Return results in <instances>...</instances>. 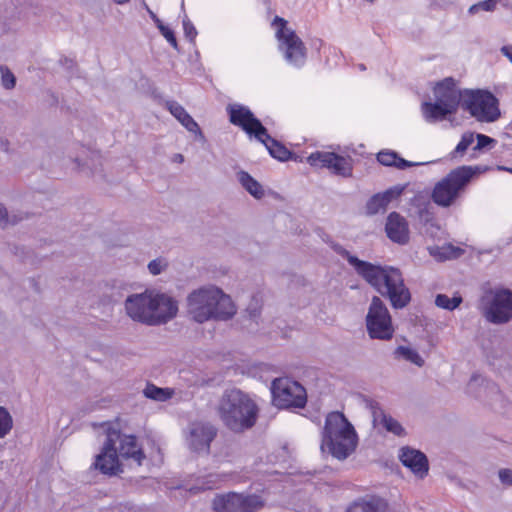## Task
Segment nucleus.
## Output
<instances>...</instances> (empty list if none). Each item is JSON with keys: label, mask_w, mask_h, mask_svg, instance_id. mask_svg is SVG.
<instances>
[{"label": "nucleus", "mask_w": 512, "mask_h": 512, "mask_svg": "<svg viewBox=\"0 0 512 512\" xmlns=\"http://www.w3.org/2000/svg\"><path fill=\"white\" fill-rule=\"evenodd\" d=\"M335 251L345 258L356 273L371 287L381 296L387 298L394 309H403L410 303V290L398 268L360 260L341 246H336Z\"/></svg>", "instance_id": "1"}, {"label": "nucleus", "mask_w": 512, "mask_h": 512, "mask_svg": "<svg viewBox=\"0 0 512 512\" xmlns=\"http://www.w3.org/2000/svg\"><path fill=\"white\" fill-rule=\"evenodd\" d=\"M127 315L134 321L149 326L166 324L178 312V302L169 294L145 290L132 294L125 300Z\"/></svg>", "instance_id": "2"}, {"label": "nucleus", "mask_w": 512, "mask_h": 512, "mask_svg": "<svg viewBox=\"0 0 512 512\" xmlns=\"http://www.w3.org/2000/svg\"><path fill=\"white\" fill-rule=\"evenodd\" d=\"M217 413L227 429L241 433L256 424L259 407L248 393L232 387L225 389L220 396Z\"/></svg>", "instance_id": "3"}, {"label": "nucleus", "mask_w": 512, "mask_h": 512, "mask_svg": "<svg viewBox=\"0 0 512 512\" xmlns=\"http://www.w3.org/2000/svg\"><path fill=\"white\" fill-rule=\"evenodd\" d=\"M187 313L197 323L210 320L226 321L236 313L229 295L215 286H204L187 296Z\"/></svg>", "instance_id": "4"}, {"label": "nucleus", "mask_w": 512, "mask_h": 512, "mask_svg": "<svg viewBox=\"0 0 512 512\" xmlns=\"http://www.w3.org/2000/svg\"><path fill=\"white\" fill-rule=\"evenodd\" d=\"M357 434L343 413H328L322 430V451H328L338 460L346 459L357 446Z\"/></svg>", "instance_id": "5"}, {"label": "nucleus", "mask_w": 512, "mask_h": 512, "mask_svg": "<svg viewBox=\"0 0 512 512\" xmlns=\"http://www.w3.org/2000/svg\"><path fill=\"white\" fill-rule=\"evenodd\" d=\"M434 101H425L421 104V112L427 123H436L455 114L459 105L464 102L462 91L452 77L436 82L433 87Z\"/></svg>", "instance_id": "6"}, {"label": "nucleus", "mask_w": 512, "mask_h": 512, "mask_svg": "<svg viewBox=\"0 0 512 512\" xmlns=\"http://www.w3.org/2000/svg\"><path fill=\"white\" fill-rule=\"evenodd\" d=\"M488 167L483 166H460L451 170L441 181H439L432 192V200L441 207L451 206L460 194L465 190L471 179L478 174L484 173Z\"/></svg>", "instance_id": "7"}, {"label": "nucleus", "mask_w": 512, "mask_h": 512, "mask_svg": "<svg viewBox=\"0 0 512 512\" xmlns=\"http://www.w3.org/2000/svg\"><path fill=\"white\" fill-rule=\"evenodd\" d=\"M462 108L479 122L491 123L501 116L498 99L487 90H464Z\"/></svg>", "instance_id": "8"}, {"label": "nucleus", "mask_w": 512, "mask_h": 512, "mask_svg": "<svg viewBox=\"0 0 512 512\" xmlns=\"http://www.w3.org/2000/svg\"><path fill=\"white\" fill-rule=\"evenodd\" d=\"M277 27L276 37L278 48L282 52L286 62L294 67L300 68L306 62L307 51L303 41L297 36L294 30L287 27V21L279 16L273 20Z\"/></svg>", "instance_id": "9"}, {"label": "nucleus", "mask_w": 512, "mask_h": 512, "mask_svg": "<svg viewBox=\"0 0 512 512\" xmlns=\"http://www.w3.org/2000/svg\"><path fill=\"white\" fill-rule=\"evenodd\" d=\"M365 322L367 333L371 339L388 341L393 338L395 329L392 317L380 297H372Z\"/></svg>", "instance_id": "10"}, {"label": "nucleus", "mask_w": 512, "mask_h": 512, "mask_svg": "<svg viewBox=\"0 0 512 512\" xmlns=\"http://www.w3.org/2000/svg\"><path fill=\"white\" fill-rule=\"evenodd\" d=\"M485 318L494 324H503L512 319V291L509 289L489 290L481 298Z\"/></svg>", "instance_id": "11"}, {"label": "nucleus", "mask_w": 512, "mask_h": 512, "mask_svg": "<svg viewBox=\"0 0 512 512\" xmlns=\"http://www.w3.org/2000/svg\"><path fill=\"white\" fill-rule=\"evenodd\" d=\"M271 393L274 405L282 409L303 408L307 402L305 388L289 378L275 379Z\"/></svg>", "instance_id": "12"}, {"label": "nucleus", "mask_w": 512, "mask_h": 512, "mask_svg": "<svg viewBox=\"0 0 512 512\" xmlns=\"http://www.w3.org/2000/svg\"><path fill=\"white\" fill-rule=\"evenodd\" d=\"M119 430L108 428L101 452L95 457L93 467L102 474L113 476L121 472L120 455L117 452Z\"/></svg>", "instance_id": "13"}, {"label": "nucleus", "mask_w": 512, "mask_h": 512, "mask_svg": "<svg viewBox=\"0 0 512 512\" xmlns=\"http://www.w3.org/2000/svg\"><path fill=\"white\" fill-rule=\"evenodd\" d=\"M262 506L263 502L259 496L234 492L218 495L213 500V509L216 512H255Z\"/></svg>", "instance_id": "14"}, {"label": "nucleus", "mask_w": 512, "mask_h": 512, "mask_svg": "<svg viewBox=\"0 0 512 512\" xmlns=\"http://www.w3.org/2000/svg\"><path fill=\"white\" fill-rule=\"evenodd\" d=\"M307 163L316 168H327L332 174L348 178L352 176V160L334 152L316 151L307 157Z\"/></svg>", "instance_id": "15"}, {"label": "nucleus", "mask_w": 512, "mask_h": 512, "mask_svg": "<svg viewBox=\"0 0 512 512\" xmlns=\"http://www.w3.org/2000/svg\"><path fill=\"white\" fill-rule=\"evenodd\" d=\"M227 112L230 122L240 127L249 136L262 140L263 135H266V128L247 106L232 104L227 107Z\"/></svg>", "instance_id": "16"}, {"label": "nucleus", "mask_w": 512, "mask_h": 512, "mask_svg": "<svg viewBox=\"0 0 512 512\" xmlns=\"http://www.w3.org/2000/svg\"><path fill=\"white\" fill-rule=\"evenodd\" d=\"M218 429L210 422H194L189 426L187 445L189 449L198 454H209L210 445L216 438Z\"/></svg>", "instance_id": "17"}, {"label": "nucleus", "mask_w": 512, "mask_h": 512, "mask_svg": "<svg viewBox=\"0 0 512 512\" xmlns=\"http://www.w3.org/2000/svg\"><path fill=\"white\" fill-rule=\"evenodd\" d=\"M399 459L405 467L410 469L419 478L427 475L429 470L428 459L421 451L410 447H403L400 450Z\"/></svg>", "instance_id": "18"}, {"label": "nucleus", "mask_w": 512, "mask_h": 512, "mask_svg": "<svg viewBox=\"0 0 512 512\" xmlns=\"http://www.w3.org/2000/svg\"><path fill=\"white\" fill-rule=\"evenodd\" d=\"M385 231L388 238L400 245H404L409 241V228L406 219L398 214L392 212L387 217Z\"/></svg>", "instance_id": "19"}, {"label": "nucleus", "mask_w": 512, "mask_h": 512, "mask_svg": "<svg viewBox=\"0 0 512 512\" xmlns=\"http://www.w3.org/2000/svg\"><path fill=\"white\" fill-rule=\"evenodd\" d=\"M117 452L120 457L134 460L137 465H141L145 455L137 445V439L133 435H123L119 431L117 440Z\"/></svg>", "instance_id": "20"}, {"label": "nucleus", "mask_w": 512, "mask_h": 512, "mask_svg": "<svg viewBox=\"0 0 512 512\" xmlns=\"http://www.w3.org/2000/svg\"><path fill=\"white\" fill-rule=\"evenodd\" d=\"M402 193V188H390L383 193L372 196L366 204V212L369 215H375L381 211H385L388 204L398 198Z\"/></svg>", "instance_id": "21"}, {"label": "nucleus", "mask_w": 512, "mask_h": 512, "mask_svg": "<svg viewBox=\"0 0 512 512\" xmlns=\"http://www.w3.org/2000/svg\"><path fill=\"white\" fill-rule=\"evenodd\" d=\"M346 512H388V505L381 497L365 496L353 501Z\"/></svg>", "instance_id": "22"}, {"label": "nucleus", "mask_w": 512, "mask_h": 512, "mask_svg": "<svg viewBox=\"0 0 512 512\" xmlns=\"http://www.w3.org/2000/svg\"><path fill=\"white\" fill-rule=\"evenodd\" d=\"M166 107L169 112L189 131L196 134H202L199 125L189 115V113L176 101H167Z\"/></svg>", "instance_id": "23"}, {"label": "nucleus", "mask_w": 512, "mask_h": 512, "mask_svg": "<svg viewBox=\"0 0 512 512\" xmlns=\"http://www.w3.org/2000/svg\"><path fill=\"white\" fill-rule=\"evenodd\" d=\"M265 145L269 154L282 162L289 160L292 157L291 151H289L282 143L272 138L266 130V135H263L262 140H259Z\"/></svg>", "instance_id": "24"}, {"label": "nucleus", "mask_w": 512, "mask_h": 512, "mask_svg": "<svg viewBox=\"0 0 512 512\" xmlns=\"http://www.w3.org/2000/svg\"><path fill=\"white\" fill-rule=\"evenodd\" d=\"M236 177L241 186L255 199H262L265 196L263 186L248 172L240 170L237 172Z\"/></svg>", "instance_id": "25"}, {"label": "nucleus", "mask_w": 512, "mask_h": 512, "mask_svg": "<svg viewBox=\"0 0 512 512\" xmlns=\"http://www.w3.org/2000/svg\"><path fill=\"white\" fill-rule=\"evenodd\" d=\"M429 254L437 261H445L448 259L458 258L463 254V249L453 246L452 244H445L443 246H429Z\"/></svg>", "instance_id": "26"}, {"label": "nucleus", "mask_w": 512, "mask_h": 512, "mask_svg": "<svg viewBox=\"0 0 512 512\" xmlns=\"http://www.w3.org/2000/svg\"><path fill=\"white\" fill-rule=\"evenodd\" d=\"M175 394L173 388L165 387L161 388L153 383H147L143 389V395L156 402H166L170 400Z\"/></svg>", "instance_id": "27"}, {"label": "nucleus", "mask_w": 512, "mask_h": 512, "mask_svg": "<svg viewBox=\"0 0 512 512\" xmlns=\"http://www.w3.org/2000/svg\"><path fill=\"white\" fill-rule=\"evenodd\" d=\"M225 476L218 473H209L199 478L198 483L190 488L192 492L211 490L218 488L219 484L224 481Z\"/></svg>", "instance_id": "28"}, {"label": "nucleus", "mask_w": 512, "mask_h": 512, "mask_svg": "<svg viewBox=\"0 0 512 512\" xmlns=\"http://www.w3.org/2000/svg\"><path fill=\"white\" fill-rule=\"evenodd\" d=\"M394 358L395 359H404L408 362L415 364L418 367H422L424 365V359L417 352V350L407 347V346H398L394 350Z\"/></svg>", "instance_id": "29"}, {"label": "nucleus", "mask_w": 512, "mask_h": 512, "mask_svg": "<svg viewBox=\"0 0 512 512\" xmlns=\"http://www.w3.org/2000/svg\"><path fill=\"white\" fill-rule=\"evenodd\" d=\"M377 424H381L387 432L395 436L402 437L406 435V431L400 422L390 415L385 414Z\"/></svg>", "instance_id": "30"}, {"label": "nucleus", "mask_w": 512, "mask_h": 512, "mask_svg": "<svg viewBox=\"0 0 512 512\" xmlns=\"http://www.w3.org/2000/svg\"><path fill=\"white\" fill-rule=\"evenodd\" d=\"M462 302L461 296H454L452 298L448 297L445 294H438L435 299V304L437 307L452 311L456 309Z\"/></svg>", "instance_id": "31"}, {"label": "nucleus", "mask_w": 512, "mask_h": 512, "mask_svg": "<svg viewBox=\"0 0 512 512\" xmlns=\"http://www.w3.org/2000/svg\"><path fill=\"white\" fill-rule=\"evenodd\" d=\"M475 140V134L472 132H466L462 135L461 140L451 153L452 158L462 156L466 150L473 144Z\"/></svg>", "instance_id": "32"}, {"label": "nucleus", "mask_w": 512, "mask_h": 512, "mask_svg": "<svg viewBox=\"0 0 512 512\" xmlns=\"http://www.w3.org/2000/svg\"><path fill=\"white\" fill-rule=\"evenodd\" d=\"M13 420L10 413L0 406V438L5 437L12 429Z\"/></svg>", "instance_id": "33"}, {"label": "nucleus", "mask_w": 512, "mask_h": 512, "mask_svg": "<svg viewBox=\"0 0 512 512\" xmlns=\"http://www.w3.org/2000/svg\"><path fill=\"white\" fill-rule=\"evenodd\" d=\"M496 9V2L495 0H483L476 4H473L468 9V13L470 15H475L479 13L480 11H486V12H492Z\"/></svg>", "instance_id": "34"}, {"label": "nucleus", "mask_w": 512, "mask_h": 512, "mask_svg": "<svg viewBox=\"0 0 512 512\" xmlns=\"http://www.w3.org/2000/svg\"><path fill=\"white\" fill-rule=\"evenodd\" d=\"M366 407L372 415L374 425H376L380 421V419L386 414L381 408L380 404L375 400H366Z\"/></svg>", "instance_id": "35"}, {"label": "nucleus", "mask_w": 512, "mask_h": 512, "mask_svg": "<svg viewBox=\"0 0 512 512\" xmlns=\"http://www.w3.org/2000/svg\"><path fill=\"white\" fill-rule=\"evenodd\" d=\"M397 153L391 150H383L377 154V160L384 166L394 167L397 160Z\"/></svg>", "instance_id": "36"}, {"label": "nucleus", "mask_w": 512, "mask_h": 512, "mask_svg": "<svg viewBox=\"0 0 512 512\" xmlns=\"http://www.w3.org/2000/svg\"><path fill=\"white\" fill-rule=\"evenodd\" d=\"M2 85L6 89H12L15 87L16 78L14 74L6 66L0 67Z\"/></svg>", "instance_id": "37"}, {"label": "nucleus", "mask_w": 512, "mask_h": 512, "mask_svg": "<svg viewBox=\"0 0 512 512\" xmlns=\"http://www.w3.org/2000/svg\"><path fill=\"white\" fill-rule=\"evenodd\" d=\"M168 267V262L164 258H157L148 263V270L152 275H159Z\"/></svg>", "instance_id": "38"}, {"label": "nucleus", "mask_w": 512, "mask_h": 512, "mask_svg": "<svg viewBox=\"0 0 512 512\" xmlns=\"http://www.w3.org/2000/svg\"><path fill=\"white\" fill-rule=\"evenodd\" d=\"M182 24H183V30H184L185 37L190 42H194L195 38L198 34L195 26L193 25V23L190 21V19L187 16H185L183 18Z\"/></svg>", "instance_id": "39"}, {"label": "nucleus", "mask_w": 512, "mask_h": 512, "mask_svg": "<svg viewBox=\"0 0 512 512\" xmlns=\"http://www.w3.org/2000/svg\"><path fill=\"white\" fill-rule=\"evenodd\" d=\"M475 138L477 139L476 145L473 147V151H480L489 145H494L496 143V140L484 135V134H476Z\"/></svg>", "instance_id": "40"}, {"label": "nucleus", "mask_w": 512, "mask_h": 512, "mask_svg": "<svg viewBox=\"0 0 512 512\" xmlns=\"http://www.w3.org/2000/svg\"><path fill=\"white\" fill-rule=\"evenodd\" d=\"M160 33L162 36L171 44V46L175 49H178V43L177 39L175 37V34L172 29H170L168 26L163 25L159 28Z\"/></svg>", "instance_id": "41"}, {"label": "nucleus", "mask_w": 512, "mask_h": 512, "mask_svg": "<svg viewBox=\"0 0 512 512\" xmlns=\"http://www.w3.org/2000/svg\"><path fill=\"white\" fill-rule=\"evenodd\" d=\"M19 219H17L15 216L9 217L7 209L0 204V227H6L9 223L15 224L18 222Z\"/></svg>", "instance_id": "42"}, {"label": "nucleus", "mask_w": 512, "mask_h": 512, "mask_svg": "<svg viewBox=\"0 0 512 512\" xmlns=\"http://www.w3.org/2000/svg\"><path fill=\"white\" fill-rule=\"evenodd\" d=\"M420 163L417 162H411L408 160H405L401 158L399 155H397V160L395 161L394 167L400 170H404L406 168L418 166Z\"/></svg>", "instance_id": "43"}, {"label": "nucleus", "mask_w": 512, "mask_h": 512, "mask_svg": "<svg viewBox=\"0 0 512 512\" xmlns=\"http://www.w3.org/2000/svg\"><path fill=\"white\" fill-rule=\"evenodd\" d=\"M499 479L502 484L511 486L512 485V470L511 469H501L499 470Z\"/></svg>", "instance_id": "44"}, {"label": "nucleus", "mask_w": 512, "mask_h": 512, "mask_svg": "<svg viewBox=\"0 0 512 512\" xmlns=\"http://www.w3.org/2000/svg\"><path fill=\"white\" fill-rule=\"evenodd\" d=\"M147 13L149 14L150 18L155 23V25L157 26L158 29L164 25L163 22L158 18V16L151 9H148Z\"/></svg>", "instance_id": "45"}, {"label": "nucleus", "mask_w": 512, "mask_h": 512, "mask_svg": "<svg viewBox=\"0 0 512 512\" xmlns=\"http://www.w3.org/2000/svg\"><path fill=\"white\" fill-rule=\"evenodd\" d=\"M247 310L250 314V317L253 319L257 318L260 314V312L256 308H252L251 306H249Z\"/></svg>", "instance_id": "46"}, {"label": "nucleus", "mask_w": 512, "mask_h": 512, "mask_svg": "<svg viewBox=\"0 0 512 512\" xmlns=\"http://www.w3.org/2000/svg\"><path fill=\"white\" fill-rule=\"evenodd\" d=\"M118 5H124L128 3L130 0H113Z\"/></svg>", "instance_id": "47"}, {"label": "nucleus", "mask_w": 512, "mask_h": 512, "mask_svg": "<svg viewBox=\"0 0 512 512\" xmlns=\"http://www.w3.org/2000/svg\"><path fill=\"white\" fill-rule=\"evenodd\" d=\"M507 169H510V167H506V166H497V170H499V171H507Z\"/></svg>", "instance_id": "48"}, {"label": "nucleus", "mask_w": 512, "mask_h": 512, "mask_svg": "<svg viewBox=\"0 0 512 512\" xmlns=\"http://www.w3.org/2000/svg\"><path fill=\"white\" fill-rule=\"evenodd\" d=\"M142 7H143L147 12H148V9H150V8H149V6L147 5V3L145 2V0H142Z\"/></svg>", "instance_id": "49"}, {"label": "nucleus", "mask_w": 512, "mask_h": 512, "mask_svg": "<svg viewBox=\"0 0 512 512\" xmlns=\"http://www.w3.org/2000/svg\"><path fill=\"white\" fill-rule=\"evenodd\" d=\"M1 143H2V146L4 147V149L7 150L8 142L6 140L5 141L2 140Z\"/></svg>", "instance_id": "50"}, {"label": "nucleus", "mask_w": 512, "mask_h": 512, "mask_svg": "<svg viewBox=\"0 0 512 512\" xmlns=\"http://www.w3.org/2000/svg\"><path fill=\"white\" fill-rule=\"evenodd\" d=\"M176 158H177V160H179L180 162H182V161H183V156H182L181 154L176 155Z\"/></svg>", "instance_id": "51"}, {"label": "nucleus", "mask_w": 512, "mask_h": 512, "mask_svg": "<svg viewBox=\"0 0 512 512\" xmlns=\"http://www.w3.org/2000/svg\"><path fill=\"white\" fill-rule=\"evenodd\" d=\"M359 69H360V70H362V71H364L366 68H365L364 64H360V65H359Z\"/></svg>", "instance_id": "52"}, {"label": "nucleus", "mask_w": 512, "mask_h": 512, "mask_svg": "<svg viewBox=\"0 0 512 512\" xmlns=\"http://www.w3.org/2000/svg\"><path fill=\"white\" fill-rule=\"evenodd\" d=\"M206 383H207V382H206L205 380H203V379H202V380H201V382L199 383V385L204 386Z\"/></svg>", "instance_id": "53"}, {"label": "nucleus", "mask_w": 512, "mask_h": 512, "mask_svg": "<svg viewBox=\"0 0 512 512\" xmlns=\"http://www.w3.org/2000/svg\"><path fill=\"white\" fill-rule=\"evenodd\" d=\"M507 172H509V173H511V174H512V168L507 169Z\"/></svg>", "instance_id": "54"}]
</instances>
